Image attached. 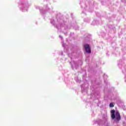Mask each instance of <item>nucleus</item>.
Instances as JSON below:
<instances>
[{
  "label": "nucleus",
  "mask_w": 126,
  "mask_h": 126,
  "mask_svg": "<svg viewBox=\"0 0 126 126\" xmlns=\"http://www.w3.org/2000/svg\"><path fill=\"white\" fill-rule=\"evenodd\" d=\"M115 115H116L115 122L116 123H119V122L121 121V114H120V113H119L118 111H116Z\"/></svg>",
  "instance_id": "1"
},
{
  "label": "nucleus",
  "mask_w": 126,
  "mask_h": 126,
  "mask_svg": "<svg viewBox=\"0 0 126 126\" xmlns=\"http://www.w3.org/2000/svg\"><path fill=\"white\" fill-rule=\"evenodd\" d=\"M84 48L87 53H88V54L91 53V49L90 48V45H89V44H85Z\"/></svg>",
  "instance_id": "2"
},
{
  "label": "nucleus",
  "mask_w": 126,
  "mask_h": 126,
  "mask_svg": "<svg viewBox=\"0 0 126 126\" xmlns=\"http://www.w3.org/2000/svg\"><path fill=\"white\" fill-rule=\"evenodd\" d=\"M115 109H113L111 111V118L113 120H115V119H116V115L115 114Z\"/></svg>",
  "instance_id": "3"
},
{
  "label": "nucleus",
  "mask_w": 126,
  "mask_h": 126,
  "mask_svg": "<svg viewBox=\"0 0 126 126\" xmlns=\"http://www.w3.org/2000/svg\"><path fill=\"white\" fill-rule=\"evenodd\" d=\"M109 106L111 108H113V107H114V104H113L112 103H111L110 104H109Z\"/></svg>",
  "instance_id": "4"
}]
</instances>
